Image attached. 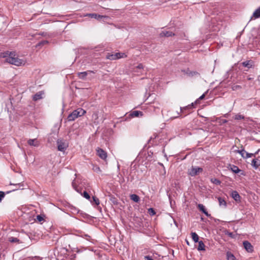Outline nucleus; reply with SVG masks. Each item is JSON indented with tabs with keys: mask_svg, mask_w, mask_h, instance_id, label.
<instances>
[{
	"mask_svg": "<svg viewBox=\"0 0 260 260\" xmlns=\"http://www.w3.org/2000/svg\"><path fill=\"white\" fill-rule=\"evenodd\" d=\"M255 19L260 17V8L257 9L253 13L252 17Z\"/></svg>",
	"mask_w": 260,
	"mask_h": 260,
	"instance_id": "nucleus-24",
	"label": "nucleus"
},
{
	"mask_svg": "<svg viewBox=\"0 0 260 260\" xmlns=\"http://www.w3.org/2000/svg\"><path fill=\"white\" fill-rule=\"evenodd\" d=\"M72 186L73 187H74V188L77 191H79V190H78L77 189V187L75 185V183L74 182V181L72 182Z\"/></svg>",
	"mask_w": 260,
	"mask_h": 260,
	"instance_id": "nucleus-42",
	"label": "nucleus"
},
{
	"mask_svg": "<svg viewBox=\"0 0 260 260\" xmlns=\"http://www.w3.org/2000/svg\"><path fill=\"white\" fill-rule=\"evenodd\" d=\"M231 169L232 171L235 173H238L239 172H240L241 171V170L239 169V168L237 166H235V165H233L231 167Z\"/></svg>",
	"mask_w": 260,
	"mask_h": 260,
	"instance_id": "nucleus-26",
	"label": "nucleus"
},
{
	"mask_svg": "<svg viewBox=\"0 0 260 260\" xmlns=\"http://www.w3.org/2000/svg\"><path fill=\"white\" fill-rule=\"evenodd\" d=\"M202 171L203 169L202 168L192 167L191 169L188 170V174L191 176H194Z\"/></svg>",
	"mask_w": 260,
	"mask_h": 260,
	"instance_id": "nucleus-8",
	"label": "nucleus"
},
{
	"mask_svg": "<svg viewBox=\"0 0 260 260\" xmlns=\"http://www.w3.org/2000/svg\"><path fill=\"white\" fill-rule=\"evenodd\" d=\"M232 197L236 202H240L241 197L237 191H233L231 193Z\"/></svg>",
	"mask_w": 260,
	"mask_h": 260,
	"instance_id": "nucleus-15",
	"label": "nucleus"
},
{
	"mask_svg": "<svg viewBox=\"0 0 260 260\" xmlns=\"http://www.w3.org/2000/svg\"><path fill=\"white\" fill-rule=\"evenodd\" d=\"M83 197L86 198V199L87 200H90V196L89 195V194L86 191H84L83 192Z\"/></svg>",
	"mask_w": 260,
	"mask_h": 260,
	"instance_id": "nucleus-35",
	"label": "nucleus"
},
{
	"mask_svg": "<svg viewBox=\"0 0 260 260\" xmlns=\"http://www.w3.org/2000/svg\"><path fill=\"white\" fill-rule=\"evenodd\" d=\"M130 199L136 203H138L140 199L139 197L136 194H132L130 196Z\"/></svg>",
	"mask_w": 260,
	"mask_h": 260,
	"instance_id": "nucleus-21",
	"label": "nucleus"
},
{
	"mask_svg": "<svg viewBox=\"0 0 260 260\" xmlns=\"http://www.w3.org/2000/svg\"><path fill=\"white\" fill-rule=\"evenodd\" d=\"M199 242V245L197 248L198 250L199 251H205V245L204 243V242L202 241H200Z\"/></svg>",
	"mask_w": 260,
	"mask_h": 260,
	"instance_id": "nucleus-20",
	"label": "nucleus"
},
{
	"mask_svg": "<svg viewBox=\"0 0 260 260\" xmlns=\"http://www.w3.org/2000/svg\"><path fill=\"white\" fill-rule=\"evenodd\" d=\"M198 208L199 209L203 212L207 216H209L210 215L208 213L205 209V206L203 204H199L198 205Z\"/></svg>",
	"mask_w": 260,
	"mask_h": 260,
	"instance_id": "nucleus-18",
	"label": "nucleus"
},
{
	"mask_svg": "<svg viewBox=\"0 0 260 260\" xmlns=\"http://www.w3.org/2000/svg\"><path fill=\"white\" fill-rule=\"evenodd\" d=\"M191 238H192L193 241L195 243L199 242V236L196 233L192 232L191 233Z\"/></svg>",
	"mask_w": 260,
	"mask_h": 260,
	"instance_id": "nucleus-25",
	"label": "nucleus"
},
{
	"mask_svg": "<svg viewBox=\"0 0 260 260\" xmlns=\"http://www.w3.org/2000/svg\"><path fill=\"white\" fill-rule=\"evenodd\" d=\"M251 165L254 169H257L260 166V159L257 158L253 159Z\"/></svg>",
	"mask_w": 260,
	"mask_h": 260,
	"instance_id": "nucleus-12",
	"label": "nucleus"
},
{
	"mask_svg": "<svg viewBox=\"0 0 260 260\" xmlns=\"http://www.w3.org/2000/svg\"><path fill=\"white\" fill-rule=\"evenodd\" d=\"M148 213L151 215H154V214H155V212L153 208H149L148 209Z\"/></svg>",
	"mask_w": 260,
	"mask_h": 260,
	"instance_id": "nucleus-36",
	"label": "nucleus"
},
{
	"mask_svg": "<svg viewBox=\"0 0 260 260\" xmlns=\"http://www.w3.org/2000/svg\"><path fill=\"white\" fill-rule=\"evenodd\" d=\"M210 181L212 183L216 185H220L221 183V181L219 180L216 178H211L210 179Z\"/></svg>",
	"mask_w": 260,
	"mask_h": 260,
	"instance_id": "nucleus-29",
	"label": "nucleus"
},
{
	"mask_svg": "<svg viewBox=\"0 0 260 260\" xmlns=\"http://www.w3.org/2000/svg\"><path fill=\"white\" fill-rule=\"evenodd\" d=\"M84 16H88L92 18H94L96 19H99L103 17H104V16L100 15L99 14H97L96 13H87L84 15Z\"/></svg>",
	"mask_w": 260,
	"mask_h": 260,
	"instance_id": "nucleus-13",
	"label": "nucleus"
},
{
	"mask_svg": "<svg viewBox=\"0 0 260 260\" xmlns=\"http://www.w3.org/2000/svg\"><path fill=\"white\" fill-rule=\"evenodd\" d=\"M9 241L11 242H18L19 240L17 238L11 237L9 238Z\"/></svg>",
	"mask_w": 260,
	"mask_h": 260,
	"instance_id": "nucleus-34",
	"label": "nucleus"
},
{
	"mask_svg": "<svg viewBox=\"0 0 260 260\" xmlns=\"http://www.w3.org/2000/svg\"><path fill=\"white\" fill-rule=\"evenodd\" d=\"M77 236L82 237L87 241L90 243H93V240L91 238V236L87 234H85L84 232L82 231L78 232Z\"/></svg>",
	"mask_w": 260,
	"mask_h": 260,
	"instance_id": "nucleus-9",
	"label": "nucleus"
},
{
	"mask_svg": "<svg viewBox=\"0 0 260 260\" xmlns=\"http://www.w3.org/2000/svg\"><path fill=\"white\" fill-rule=\"evenodd\" d=\"M37 219L40 222H41L44 220V217L41 215H37Z\"/></svg>",
	"mask_w": 260,
	"mask_h": 260,
	"instance_id": "nucleus-37",
	"label": "nucleus"
},
{
	"mask_svg": "<svg viewBox=\"0 0 260 260\" xmlns=\"http://www.w3.org/2000/svg\"><path fill=\"white\" fill-rule=\"evenodd\" d=\"M5 193L3 191H0V202L5 197Z\"/></svg>",
	"mask_w": 260,
	"mask_h": 260,
	"instance_id": "nucleus-39",
	"label": "nucleus"
},
{
	"mask_svg": "<svg viewBox=\"0 0 260 260\" xmlns=\"http://www.w3.org/2000/svg\"><path fill=\"white\" fill-rule=\"evenodd\" d=\"M144 258L145 260H154L151 256L149 255L145 256Z\"/></svg>",
	"mask_w": 260,
	"mask_h": 260,
	"instance_id": "nucleus-41",
	"label": "nucleus"
},
{
	"mask_svg": "<svg viewBox=\"0 0 260 260\" xmlns=\"http://www.w3.org/2000/svg\"><path fill=\"white\" fill-rule=\"evenodd\" d=\"M149 109L150 111H153L154 112L157 113L159 111V103H154L153 105H151Z\"/></svg>",
	"mask_w": 260,
	"mask_h": 260,
	"instance_id": "nucleus-14",
	"label": "nucleus"
},
{
	"mask_svg": "<svg viewBox=\"0 0 260 260\" xmlns=\"http://www.w3.org/2000/svg\"><path fill=\"white\" fill-rule=\"evenodd\" d=\"M141 69H143V66L142 64L140 63L136 67V68L135 69L136 70L135 72H137V70H141Z\"/></svg>",
	"mask_w": 260,
	"mask_h": 260,
	"instance_id": "nucleus-38",
	"label": "nucleus"
},
{
	"mask_svg": "<svg viewBox=\"0 0 260 260\" xmlns=\"http://www.w3.org/2000/svg\"><path fill=\"white\" fill-rule=\"evenodd\" d=\"M238 152L239 153L243 158H247L251 157L252 156L255 157V155L258 153V152H256L254 153H250L246 152L244 149L238 150Z\"/></svg>",
	"mask_w": 260,
	"mask_h": 260,
	"instance_id": "nucleus-7",
	"label": "nucleus"
},
{
	"mask_svg": "<svg viewBox=\"0 0 260 260\" xmlns=\"http://www.w3.org/2000/svg\"><path fill=\"white\" fill-rule=\"evenodd\" d=\"M242 64L245 67L250 68L252 67L251 62L250 61H246L242 62Z\"/></svg>",
	"mask_w": 260,
	"mask_h": 260,
	"instance_id": "nucleus-28",
	"label": "nucleus"
},
{
	"mask_svg": "<svg viewBox=\"0 0 260 260\" xmlns=\"http://www.w3.org/2000/svg\"><path fill=\"white\" fill-rule=\"evenodd\" d=\"M194 103H191L190 105H188V106L184 107H180V112H178V111H176V115L172 116L171 118L172 119H175L176 118H178L179 117V115L181 112L183 113L184 111L186 110H189L191 109L194 107Z\"/></svg>",
	"mask_w": 260,
	"mask_h": 260,
	"instance_id": "nucleus-6",
	"label": "nucleus"
},
{
	"mask_svg": "<svg viewBox=\"0 0 260 260\" xmlns=\"http://www.w3.org/2000/svg\"><path fill=\"white\" fill-rule=\"evenodd\" d=\"M126 57V55L124 53L117 52L114 54H108L106 58L110 60H115L121 58Z\"/></svg>",
	"mask_w": 260,
	"mask_h": 260,
	"instance_id": "nucleus-4",
	"label": "nucleus"
},
{
	"mask_svg": "<svg viewBox=\"0 0 260 260\" xmlns=\"http://www.w3.org/2000/svg\"><path fill=\"white\" fill-rule=\"evenodd\" d=\"M16 185H19L20 184H15Z\"/></svg>",
	"mask_w": 260,
	"mask_h": 260,
	"instance_id": "nucleus-45",
	"label": "nucleus"
},
{
	"mask_svg": "<svg viewBox=\"0 0 260 260\" xmlns=\"http://www.w3.org/2000/svg\"><path fill=\"white\" fill-rule=\"evenodd\" d=\"M6 61L7 62L17 66H20L25 64V61L17 57H15V55H13V53H10L9 56L6 58Z\"/></svg>",
	"mask_w": 260,
	"mask_h": 260,
	"instance_id": "nucleus-1",
	"label": "nucleus"
},
{
	"mask_svg": "<svg viewBox=\"0 0 260 260\" xmlns=\"http://www.w3.org/2000/svg\"><path fill=\"white\" fill-rule=\"evenodd\" d=\"M226 255L227 260H236V257L231 252H227Z\"/></svg>",
	"mask_w": 260,
	"mask_h": 260,
	"instance_id": "nucleus-23",
	"label": "nucleus"
},
{
	"mask_svg": "<svg viewBox=\"0 0 260 260\" xmlns=\"http://www.w3.org/2000/svg\"><path fill=\"white\" fill-rule=\"evenodd\" d=\"M226 235H228L229 237L233 238V233L227 232L225 233Z\"/></svg>",
	"mask_w": 260,
	"mask_h": 260,
	"instance_id": "nucleus-43",
	"label": "nucleus"
},
{
	"mask_svg": "<svg viewBox=\"0 0 260 260\" xmlns=\"http://www.w3.org/2000/svg\"><path fill=\"white\" fill-rule=\"evenodd\" d=\"M218 200L220 206H222L224 208L226 207V203L223 199L221 198V197H219L218 198Z\"/></svg>",
	"mask_w": 260,
	"mask_h": 260,
	"instance_id": "nucleus-22",
	"label": "nucleus"
},
{
	"mask_svg": "<svg viewBox=\"0 0 260 260\" xmlns=\"http://www.w3.org/2000/svg\"><path fill=\"white\" fill-rule=\"evenodd\" d=\"M48 43V41H43L42 42H40L38 44V46H41V45H43L44 44H46Z\"/></svg>",
	"mask_w": 260,
	"mask_h": 260,
	"instance_id": "nucleus-40",
	"label": "nucleus"
},
{
	"mask_svg": "<svg viewBox=\"0 0 260 260\" xmlns=\"http://www.w3.org/2000/svg\"><path fill=\"white\" fill-rule=\"evenodd\" d=\"M86 111L82 108H78L76 110H74L68 116V120L69 121H72L75 120L79 117H80L84 115Z\"/></svg>",
	"mask_w": 260,
	"mask_h": 260,
	"instance_id": "nucleus-2",
	"label": "nucleus"
},
{
	"mask_svg": "<svg viewBox=\"0 0 260 260\" xmlns=\"http://www.w3.org/2000/svg\"><path fill=\"white\" fill-rule=\"evenodd\" d=\"M93 202H94L96 205L100 204V200L95 196L92 197ZM91 203H92V201H90Z\"/></svg>",
	"mask_w": 260,
	"mask_h": 260,
	"instance_id": "nucleus-30",
	"label": "nucleus"
},
{
	"mask_svg": "<svg viewBox=\"0 0 260 260\" xmlns=\"http://www.w3.org/2000/svg\"><path fill=\"white\" fill-rule=\"evenodd\" d=\"M27 143L30 146H32L34 147H38L39 146V142L36 139H29L27 141Z\"/></svg>",
	"mask_w": 260,
	"mask_h": 260,
	"instance_id": "nucleus-16",
	"label": "nucleus"
},
{
	"mask_svg": "<svg viewBox=\"0 0 260 260\" xmlns=\"http://www.w3.org/2000/svg\"><path fill=\"white\" fill-rule=\"evenodd\" d=\"M244 118V116L239 114L236 115L235 116V119L236 120H241L243 119Z\"/></svg>",
	"mask_w": 260,
	"mask_h": 260,
	"instance_id": "nucleus-33",
	"label": "nucleus"
},
{
	"mask_svg": "<svg viewBox=\"0 0 260 260\" xmlns=\"http://www.w3.org/2000/svg\"><path fill=\"white\" fill-rule=\"evenodd\" d=\"M97 154L98 155L101 159H103L104 160L106 159L107 157V153L106 152V151H105L103 149L101 148H99L97 150Z\"/></svg>",
	"mask_w": 260,
	"mask_h": 260,
	"instance_id": "nucleus-11",
	"label": "nucleus"
},
{
	"mask_svg": "<svg viewBox=\"0 0 260 260\" xmlns=\"http://www.w3.org/2000/svg\"><path fill=\"white\" fill-rule=\"evenodd\" d=\"M95 72L93 71H87L83 72H78L77 73V76L81 79L85 80L88 75H89V78L92 79L93 77L91 75L92 74H94Z\"/></svg>",
	"mask_w": 260,
	"mask_h": 260,
	"instance_id": "nucleus-5",
	"label": "nucleus"
},
{
	"mask_svg": "<svg viewBox=\"0 0 260 260\" xmlns=\"http://www.w3.org/2000/svg\"><path fill=\"white\" fill-rule=\"evenodd\" d=\"M42 98V93L40 92L37 93L36 94H35L33 96V100L34 101H37L40 99H41Z\"/></svg>",
	"mask_w": 260,
	"mask_h": 260,
	"instance_id": "nucleus-27",
	"label": "nucleus"
},
{
	"mask_svg": "<svg viewBox=\"0 0 260 260\" xmlns=\"http://www.w3.org/2000/svg\"><path fill=\"white\" fill-rule=\"evenodd\" d=\"M94 116H95V117H96L98 116L97 114H94L93 115L92 117H93Z\"/></svg>",
	"mask_w": 260,
	"mask_h": 260,
	"instance_id": "nucleus-44",
	"label": "nucleus"
},
{
	"mask_svg": "<svg viewBox=\"0 0 260 260\" xmlns=\"http://www.w3.org/2000/svg\"><path fill=\"white\" fill-rule=\"evenodd\" d=\"M56 143L57 149L60 151H64L69 146L68 142L63 139H58Z\"/></svg>",
	"mask_w": 260,
	"mask_h": 260,
	"instance_id": "nucleus-3",
	"label": "nucleus"
},
{
	"mask_svg": "<svg viewBox=\"0 0 260 260\" xmlns=\"http://www.w3.org/2000/svg\"><path fill=\"white\" fill-rule=\"evenodd\" d=\"M205 96V93L203 94L201 96H200L195 102L194 104H197L199 103L200 101L204 99Z\"/></svg>",
	"mask_w": 260,
	"mask_h": 260,
	"instance_id": "nucleus-32",
	"label": "nucleus"
},
{
	"mask_svg": "<svg viewBox=\"0 0 260 260\" xmlns=\"http://www.w3.org/2000/svg\"><path fill=\"white\" fill-rule=\"evenodd\" d=\"M159 35L160 37H171L172 36H174L175 34L173 33L172 31H169H169L164 30L160 33Z\"/></svg>",
	"mask_w": 260,
	"mask_h": 260,
	"instance_id": "nucleus-17",
	"label": "nucleus"
},
{
	"mask_svg": "<svg viewBox=\"0 0 260 260\" xmlns=\"http://www.w3.org/2000/svg\"><path fill=\"white\" fill-rule=\"evenodd\" d=\"M243 246L245 250L248 252H252L253 251V247L250 242L245 241L243 243Z\"/></svg>",
	"mask_w": 260,
	"mask_h": 260,
	"instance_id": "nucleus-10",
	"label": "nucleus"
},
{
	"mask_svg": "<svg viewBox=\"0 0 260 260\" xmlns=\"http://www.w3.org/2000/svg\"><path fill=\"white\" fill-rule=\"evenodd\" d=\"M92 169L94 172H95L97 173H100L101 172V170L100 167L98 166H93Z\"/></svg>",
	"mask_w": 260,
	"mask_h": 260,
	"instance_id": "nucleus-31",
	"label": "nucleus"
},
{
	"mask_svg": "<svg viewBox=\"0 0 260 260\" xmlns=\"http://www.w3.org/2000/svg\"><path fill=\"white\" fill-rule=\"evenodd\" d=\"M129 115L132 117H139V116H142L143 113L139 111H134L132 112Z\"/></svg>",
	"mask_w": 260,
	"mask_h": 260,
	"instance_id": "nucleus-19",
	"label": "nucleus"
}]
</instances>
